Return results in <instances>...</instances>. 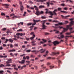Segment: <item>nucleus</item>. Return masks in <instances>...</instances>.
Listing matches in <instances>:
<instances>
[{
  "instance_id": "13d9d810",
  "label": "nucleus",
  "mask_w": 74,
  "mask_h": 74,
  "mask_svg": "<svg viewBox=\"0 0 74 74\" xmlns=\"http://www.w3.org/2000/svg\"><path fill=\"white\" fill-rule=\"evenodd\" d=\"M42 41H43L44 42H46L47 40L45 39H42Z\"/></svg>"
},
{
  "instance_id": "a211bd4d",
  "label": "nucleus",
  "mask_w": 74,
  "mask_h": 74,
  "mask_svg": "<svg viewBox=\"0 0 74 74\" xmlns=\"http://www.w3.org/2000/svg\"><path fill=\"white\" fill-rule=\"evenodd\" d=\"M73 37V36H66L65 37V38L66 39V40H67L68 38H69V37Z\"/></svg>"
},
{
  "instance_id": "5fc2aeb1",
  "label": "nucleus",
  "mask_w": 74,
  "mask_h": 74,
  "mask_svg": "<svg viewBox=\"0 0 74 74\" xmlns=\"http://www.w3.org/2000/svg\"><path fill=\"white\" fill-rule=\"evenodd\" d=\"M50 64H51L50 62H48L47 63V65H50Z\"/></svg>"
},
{
  "instance_id": "f704fd0d",
  "label": "nucleus",
  "mask_w": 74,
  "mask_h": 74,
  "mask_svg": "<svg viewBox=\"0 0 74 74\" xmlns=\"http://www.w3.org/2000/svg\"><path fill=\"white\" fill-rule=\"evenodd\" d=\"M1 15L5 16V14L4 13H1Z\"/></svg>"
},
{
  "instance_id": "423d86ee",
  "label": "nucleus",
  "mask_w": 74,
  "mask_h": 74,
  "mask_svg": "<svg viewBox=\"0 0 74 74\" xmlns=\"http://www.w3.org/2000/svg\"><path fill=\"white\" fill-rule=\"evenodd\" d=\"M55 1H52L51 2V3H50L49 2H48L47 3V7H49V5H52L54 4L53 3H55Z\"/></svg>"
},
{
  "instance_id": "2eb2a0df",
  "label": "nucleus",
  "mask_w": 74,
  "mask_h": 74,
  "mask_svg": "<svg viewBox=\"0 0 74 74\" xmlns=\"http://www.w3.org/2000/svg\"><path fill=\"white\" fill-rule=\"evenodd\" d=\"M64 23H59L58 24H56L55 25V26H59V25H63V24H64Z\"/></svg>"
},
{
  "instance_id": "de8ad7c7",
  "label": "nucleus",
  "mask_w": 74,
  "mask_h": 74,
  "mask_svg": "<svg viewBox=\"0 0 74 74\" xmlns=\"http://www.w3.org/2000/svg\"><path fill=\"white\" fill-rule=\"evenodd\" d=\"M22 47L23 48H26V46L25 45H23L22 46Z\"/></svg>"
},
{
  "instance_id": "69168bd1",
  "label": "nucleus",
  "mask_w": 74,
  "mask_h": 74,
  "mask_svg": "<svg viewBox=\"0 0 74 74\" xmlns=\"http://www.w3.org/2000/svg\"><path fill=\"white\" fill-rule=\"evenodd\" d=\"M34 67L35 68L36 70H37V67L36 66H35Z\"/></svg>"
},
{
  "instance_id": "864d4df0",
  "label": "nucleus",
  "mask_w": 74,
  "mask_h": 74,
  "mask_svg": "<svg viewBox=\"0 0 74 74\" xmlns=\"http://www.w3.org/2000/svg\"><path fill=\"white\" fill-rule=\"evenodd\" d=\"M14 69L15 70H18V69L16 67L14 68Z\"/></svg>"
},
{
  "instance_id": "aec40b11",
  "label": "nucleus",
  "mask_w": 74,
  "mask_h": 74,
  "mask_svg": "<svg viewBox=\"0 0 74 74\" xmlns=\"http://www.w3.org/2000/svg\"><path fill=\"white\" fill-rule=\"evenodd\" d=\"M31 35H32L34 37H36V36H35V35L34 34V32H31L30 33Z\"/></svg>"
},
{
  "instance_id": "bf43d9fd",
  "label": "nucleus",
  "mask_w": 74,
  "mask_h": 74,
  "mask_svg": "<svg viewBox=\"0 0 74 74\" xmlns=\"http://www.w3.org/2000/svg\"><path fill=\"white\" fill-rule=\"evenodd\" d=\"M26 59V57H25V56H24L23 57V59H24V60H25Z\"/></svg>"
},
{
  "instance_id": "5701e85b",
  "label": "nucleus",
  "mask_w": 74,
  "mask_h": 74,
  "mask_svg": "<svg viewBox=\"0 0 74 74\" xmlns=\"http://www.w3.org/2000/svg\"><path fill=\"white\" fill-rule=\"evenodd\" d=\"M24 8L23 7V6H20V9L21 11H23V10Z\"/></svg>"
},
{
  "instance_id": "0eeeda50",
  "label": "nucleus",
  "mask_w": 74,
  "mask_h": 74,
  "mask_svg": "<svg viewBox=\"0 0 74 74\" xmlns=\"http://www.w3.org/2000/svg\"><path fill=\"white\" fill-rule=\"evenodd\" d=\"M42 29H45V27H46V26L45 25V21H42Z\"/></svg>"
},
{
  "instance_id": "dca6fc26",
  "label": "nucleus",
  "mask_w": 74,
  "mask_h": 74,
  "mask_svg": "<svg viewBox=\"0 0 74 74\" xmlns=\"http://www.w3.org/2000/svg\"><path fill=\"white\" fill-rule=\"evenodd\" d=\"M48 45L50 46V47H51V45H52V42H51V40H49L48 41Z\"/></svg>"
},
{
  "instance_id": "4c0bfd02",
  "label": "nucleus",
  "mask_w": 74,
  "mask_h": 74,
  "mask_svg": "<svg viewBox=\"0 0 74 74\" xmlns=\"http://www.w3.org/2000/svg\"><path fill=\"white\" fill-rule=\"evenodd\" d=\"M56 28H59V29H62V28L63 29V28H63V27H62L59 26V27H57Z\"/></svg>"
},
{
  "instance_id": "6e6d98bb",
  "label": "nucleus",
  "mask_w": 74,
  "mask_h": 74,
  "mask_svg": "<svg viewBox=\"0 0 74 74\" xmlns=\"http://www.w3.org/2000/svg\"><path fill=\"white\" fill-rule=\"evenodd\" d=\"M5 37H2L1 38V39H2V40H5Z\"/></svg>"
},
{
  "instance_id": "72a5a7b5",
  "label": "nucleus",
  "mask_w": 74,
  "mask_h": 74,
  "mask_svg": "<svg viewBox=\"0 0 74 74\" xmlns=\"http://www.w3.org/2000/svg\"><path fill=\"white\" fill-rule=\"evenodd\" d=\"M26 59H27V60H29V59H30V57H29V56H26Z\"/></svg>"
},
{
  "instance_id": "412c9836",
  "label": "nucleus",
  "mask_w": 74,
  "mask_h": 74,
  "mask_svg": "<svg viewBox=\"0 0 74 74\" xmlns=\"http://www.w3.org/2000/svg\"><path fill=\"white\" fill-rule=\"evenodd\" d=\"M34 38H35V37L33 36L32 37H31L30 38V39H31V41H33V40H34Z\"/></svg>"
},
{
  "instance_id": "79ce46f5",
  "label": "nucleus",
  "mask_w": 74,
  "mask_h": 74,
  "mask_svg": "<svg viewBox=\"0 0 74 74\" xmlns=\"http://www.w3.org/2000/svg\"><path fill=\"white\" fill-rule=\"evenodd\" d=\"M68 9V8H64V10H67Z\"/></svg>"
},
{
  "instance_id": "09e8293b",
  "label": "nucleus",
  "mask_w": 74,
  "mask_h": 74,
  "mask_svg": "<svg viewBox=\"0 0 74 74\" xmlns=\"http://www.w3.org/2000/svg\"><path fill=\"white\" fill-rule=\"evenodd\" d=\"M26 63H28L29 64H30V61H26Z\"/></svg>"
},
{
  "instance_id": "58836bf2",
  "label": "nucleus",
  "mask_w": 74,
  "mask_h": 74,
  "mask_svg": "<svg viewBox=\"0 0 74 74\" xmlns=\"http://www.w3.org/2000/svg\"><path fill=\"white\" fill-rule=\"evenodd\" d=\"M22 31V29H19V30H17V32H21Z\"/></svg>"
},
{
  "instance_id": "052dcab7",
  "label": "nucleus",
  "mask_w": 74,
  "mask_h": 74,
  "mask_svg": "<svg viewBox=\"0 0 74 74\" xmlns=\"http://www.w3.org/2000/svg\"><path fill=\"white\" fill-rule=\"evenodd\" d=\"M10 48H12V47H13V45H12L11 44L10 45Z\"/></svg>"
},
{
  "instance_id": "f3484780",
  "label": "nucleus",
  "mask_w": 74,
  "mask_h": 74,
  "mask_svg": "<svg viewBox=\"0 0 74 74\" xmlns=\"http://www.w3.org/2000/svg\"><path fill=\"white\" fill-rule=\"evenodd\" d=\"M33 21L34 23H33L32 25H35L36 24V22H37V20H35L34 19H33Z\"/></svg>"
},
{
  "instance_id": "e2e57ef3",
  "label": "nucleus",
  "mask_w": 74,
  "mask_h": 74,
  "mask_svg": "<svg viewBox=\"0 0 74 74\" xmlns=\"http://www.w3.org/2000/svg\"><path fill=\"white\" fill-rule=\"evenodd\" d=\"M58 62L59 64H60L61 63V61L60 60L58 61Z\"/></svg>"
},
{
  "instance_id": "a18cd8bd",
  "label": "nucleus",
  "mask_w": 74,
  "mask_h": 74,
  "mask_svg": "<svg viewBox=\"0 0 74 74\" xmlns=\"http://www.w3.org/2000/svg\"><path fill=\"white\" fill-rule=\"evenodd\" d=\"M6 33H7V34H8L9 33H11V32H10L9 31H7V32H6Z\"/></svg>"
},
{
  "instance_id": "393cba45",
  "label": "nucleus",
  "mask_w": 74,
  "mask_h": 74,
  "mask_svg": "<svg viewBox=\"0 0 74 74\" xmlns=\"http://www.w3.org/2000/svg\"><path fill=\"white\" fill-rule=\"evenodd\" d=\"M54 68V66H50V69H53Z\"/></svg>"
},
{
  "instance_id": "338daca9",
  "label": "nucleus",
  "mask_w": 74,
  "mask_h": 74,
  "mask_svg": "<svg viewBox=\"0 0 74 74\" xmlns=\"http://www.w3.org/2000/svg\"><path fill=\"white\" fill-rule=\"evenodd\" d=\"M26 40H29V38H26Z\"/></svg>"
},
{
  "instance_id": "2f4dec72",
  "label": "nucleus",
  "mask_w": 74,
  "mask_h": 74,
  "mask_svg": "<svg viewBox=\"0 0 74 74\" xmlns=\"http://www.w3.org/2000/svg\"><path fill=\"white\" fill-rule=\"evenodd\" d=\"M33 27H34V26L33 25H32V26H31L30 27V28L31 29L30 30H32V29H33Z\"/></svg>"
},
{
  "instance_id": "b1692460",
  "label": "nucleus",
  "mask_w": 74,
  "mask_h": 74,
  "mask_svg": "<svg viewBox=\"0 0 74 74\" xmlns=\"http://www.w3.org/2000/svg\"><path fill=\"white\" fill-rule=\"evenodd\" d=\"M20 24H21V25H23V22H21L20 23H18V25H20Z\"/></svg>"
},
{
  "instance_id": "0e129e2a",
  "label": "nucleus",
  "mask_w": 74,
  "mask_h": 74,
  "mask_svg": "<svg viewBox=\"0 0 74 74\" xmlns=\"http://www.w3.org/2000/svg\"><path fill=\"white\" fill-rule=\"evenodd\" d=\"M3 58H7V56H3Z\"/></svg>"
},
{
  "instance_id": "6ab92c4d",
  "label": "nucleus",
  "mask_w": 74,
  "mask_h": 74,
  "mask_svg": "<svg viewBox=\"0 0 74 74\" xmlns=\"http://www.w3.org/2000/svg\"><path fill=\"white\" fill-rule=\"evenodd\" d=\"M8 41L10 42H11L12 43L14 42V41L12 39H9Z\"/></svg>"
},
{
  "instance_id": "a19ab883",
  "label": "nucleus",
  "mask_w": 74,
  "mask_h": 74,
  "mask_svg": "<svg viewBox=\"0 0 74 74\" xmlns=\"http://www.w3.org/2000/svg\"><path fill=\"white\" fill-rule=\"evenodd\" d=\"M31 57L32 58H34L35 57V56L34 55H31Z\"/></svg>"
},
{
  "instance_id": "3c124183",
  "label": "nucleus",
  "mask_w": 74,
  "mask_h": 74,
  "mask_svg": "<svg viewBox=\"0 0 74 74\" xmlns=\"http://www.w3.org/2000/svg\"><path fill=\"white\" fill-rule=\"evenodd\" d=\"M6 30V28H3L2 29V30L3 31H5V30Z\"/></svg>"
},
{
  "instance_id": "7ed1b4c3",
  "label": "nucleus",
  "mask_w": 74,
  "mask_h": 74,
  "mask_svg": "<svg viewBox=\"0 0 74 74\" xmlns=\"http://www.w3.org/2000/svg\"><path fill=\"white\" fill-rule=\"evenodd\" d=\"M63 29H64V30L60 34V37H58V38H59V39H61V38H63L64 37V35H62L63 33H64L66 31H67V30H68V28H63Z\"/></svg>"
},
{
  "instance_id": "ea45409f",
  "label": "nucleus",
  "mask_w": 74,
  "mask_h": 74,
  "mask_svg": "<svg viewBox=\"0 0 74 74\" xmlns=\"http://www.w3.org/2000/svg\"><path fill=\"white\" fill-rule=\"evenodd\" d=\"M8 60L9 62H11V61H12V60L11 59H8Z\"/></svg>"
},
{
  "instance_id": "7c9ffc66",
  "label": "nucleus",
  "mask_w": 74,
  "mask_h": 74,
  "mask_svg": "<svg viewBox=\"0 0 74 74\" xmlns=\"http://www.w3.org/2000/svg\"><path fill=\"white\" fill-rule=\"evenodd\" d=\"M28 26H30L32 25H33V23H29L27 24Z\"/></svg>"
},
{
  "instance_id": "1a4fd4ad",
  "label": "nucleus",
  "mask_w": 74,
  "mask_h": 74,
  "mask_svg": "<svg viewBox=\"0 0 74 74\" xmlns=\"http://www.w3.org/2000/svg\"><path fill=\"white\" fill-rule=\"evenodd\" d=\"M10 16H13V17H12V18L13 19H14V18H18V17L16 16H15V15H14V14H10Z\"/></svg>"
},
{
  "instance_id": "c9c22d12",
  "label": "nucleus",
  "mask_w": 74,
  "mask_h": 74,
  "mask_svg": "<svg viewBox=\"0 0 74 74\" xmlns=\"http://www.w3.org/2000/svg\"><path fill=\"white\" fill-rule=\"evenodd\" d=\"M12 67H16V65H15L14 64H12Z\"/></svg>"
},
{
  "instance_id": "c03bdc74",
  "label": "nucleus",
  "mask_w": 74,
  "mask_h": 74,
  "mask_svg": "<svg viewBox=\"0 0 74 74\" xmlns=\"http://www.w3.org/2000/svg\"><path fill=\"white\" fill-rule=\"evenodd\" d=\"M5 43H7V41H8V39H5Z\"/></svg>"
},
{
  "instance_id": "f8f14e48",
  "label": "nucleus",
  "mask_w": 74,
  "mask_h": 74,
  "mask_svg": "<svg viewBox=\"0 0 74 74\" xmlns=\"http://www.w3.org/2000/svg\"><path fill=\"white\" fill-rule=\"evenodd\" d=\"M25 62V60H22L21 61H19V63L20 64H24Z\"/></svg>"
},
{
  "instance_id": "bb28decb",
  "label": "nucleus",
  "mask_w": 74,
  "mask_h": 74,
  "mask_svg": "<svg viewBox=\"0 0 74 74\" xmlns=\"http://www.w3.org/2000/svg\"><path fill=\"white\" fill-rule=\"evenodd\" d=\"M5 66L6 67V66H8V67H10V66H11V65L10 64H8L5 65Z\"/></svg>"
},
{
  "instance_id": "4be33fe9",
  "label": "nucleus",
  "mask_w": 74,
  "mask_h": 74,
  "mask_svg": "<svg viewBox=\"0 0 74 74\" xmlns=\"http://www.w3.org/2000/svg\"><path fill=\"white\" fill-rule=\"evenodd\" d=\"M5 5L6 6L5 8H9L8 7H9V5H8L7 4H5Z\"/></svg>"
},
{
  "instance_id": "473e14b6",
  "label": "nucleus",
  "mask_w": 74,
  "mask_h": 74,
  "mask_svg": "<svg viewBox=\"0 0 74 74\" xmlns=\"http://www.w3.org/2000/svg\"><path fill=\"white\" fill-rule=\"evenodd\" d=\"M26 52H28V53L30 52H31V50L30 49L26 51Z\"/></svg>"
},
{
  "instance_id": "a878e982",
  "label": "nucleus",
  "mask_w": 74,
  "mask_h": 74,
  "mask_svg": "<svg viewBox=\"0 0 74 74\" xmlns=\"http://www.w3.org/2000/svg\"><path fill=\"white\" fill-rule=\"evenodd\" d=\"M63 12V13H65V14H67L68 12L66 11H61L60 12Z\"/></svg>"
},
{
  "instance_id": "20e7f679",
  "label": "nucleus",
  "mask_w": 74,
  "mask_h": 74,
  "mask_svg": "<svg viewBox=\"0 0 74 74\" xmlns=\"http://www.w3.org/2000/svg\"><path fill=\"white\" fill-rule=\"evenodd\" d=\"M24 35H25V33H23V34L22 33H17L16 34V36H17V38H20L19 36L22 37V36H24Z\"/></svg>"
},
{
  "instance_id": "39448f33",
  "label": "nucleus",
  "mask_w": 74,
  "mask_h": 74,
  "mask_svg": "<svg viewBox=\"0 0 74 74\" xmlns=\"http://www.w3.org/2000/svg\"><path fill=\"white\" fill-rule=\"evenodd\" d=\"M35 14L37 16H39V15H40V14H44V12L43 11L40 12L39 11H37Z\"/></svg>"
},
{
  "instance_id": "774afa93",
  "label": "nucleus",
  "mask_w": 74,
  "mask_h": 74,
  "mask_svg": "<svg viewBox=\"0 0 74 74\" xmlns=\"http://www.w3.org/2000/svg\"><path fill=\"white\" fill-rule=\"evenodd\" d=\"M14 55H15V56H17V55H18V53H14Z\"/></svg>"
},
{
  "instance_id": "8fccbe9b",
  "label": "nucleus",
  "mask_w": 74,
  "mask_h": 74,
  "mask_svg": "<svg viewBox=\"0 0 74 74\" xmlns=\"http://www.w3.org/2000/svg\"><path fill=\"white\" fill-rule=\"evenodd\" d=\"M26 12H24V14H23V16H25L26 15Z\"/></svg>"
},
{
  "instance_id": "37998d69",
  "label": "nucleus",
  "mask_w": 74,
  "mask_h": 74,
  "mask_svg": "<svg viewBox=\"0 0 74 74\" xmlns=\"http://www.w3.org/2000/svg\"><path fill=\"white\" fill-rule=\"evenodd\" d=\"M41 18L42 19H45L46 18V17L43 16H41Z\"/></svg>"
},
{
  "instance_id": "ddd939ff",
  "label": "nucleus",
  "mask_w": 74,
  "mask_h": 74,
  "mask_svg": "<svg viewBox=\"0 0 74 74\" xmlns=\"http://www.w3.org/2000/svg\"><path fill=\"white\" fill-rule=\"evenodd\" d=\"M45 51V49H41L39 51L41 53H44Z\"/></svg>"
},
{
  "instance_id": "6e6552de",
  "label": "nucleus",
  "mask_w": 74,
  "mask_h": 74,
  "mask_svg": "<svg viewBox=\"0 0 74 74\" xmlns=\"http://www.w3.org/2000/svg\"><path fill=\"white\" fill-rule=\"evenodd\" d=\"M59 52L56 53L52 52V53L50 54V55H51V56H53V55H59Z\"/></svg>"
},
{
  "instance_id": "4468645a",
  "label": "nucleus",
  "mask_w": 74,
  "mask_h": 74,
  "mask_svg": "<svg viewBox=\"0 0 74 74\" xmlns=\"http://www.w3.org/2000/svg\"><path fill=\"white\" fill-rule=\"evenodd\" d=\"M61 17L62 18L64 19V18H67V17H69V16H70L68 15V16H64L63 15H61Z\"/></svg>"
},
{
  "instance_id": "9d476101",
  "label": "nucleus",
  "mask_w": 74,
  "mask_h": 74,
  "mask_svg": "<svg viewBox=\"0 0 74 74\" xmlns=\"http://www.w3.org/2000/svg\"><path fill=\"white\" fill-rule=\"evenodd\" d=\"M53 42V44L54 45V46H56V45L59 44V42H58V41H55L54 42Z\"/></svg>"
},
{
  "instance_id": "4d7b16f0",
  "label": "nucleus",
  "mask_w": 74,
  "mask_h": 74,
  "mask_svg": "<svg viewBox=\"0 0 74 74\" xmlns=\"http://www.w3.org/2000/svg\"><path fill=\"white\" fill-rule=\"evenodd\" d=\"M3 47H6L7 46V45H5V44H3Z\"/></svg>"
},
{
  "instance_id": "f03ea898",
  "label": "nucleus",
  "mask_w": 74,
  "mask_h": 74,
  "mask_svg": "<svg viewBox=\"0 0 74 74\" xmlns=\"http://www.w3.org/2000/svg\"><path fill=\"white\" fill-rule=\"evenodd\" d=\"M62 10V8H58L57 9H55L54 11L53 12H48V10L47 9V14H48V13H49L50 15H57V13H56V12L58 11H61Z\"/></svg>"
},
{
  "instance_id": "f257e3e1",
  "label": "nucleus",
  "mask_w": 74,
  "mask_h": 74,
  "mask_svg": "<svg viewBox=\"0 0 74 74\" xmlns=\"http://www.w3.org/2000/svg\"><path fill=\"white\" fill-rule=\"evenodd\" d=\"M73 18L70 19V20L71 21L70 22V24L68 25L66 27V28L68 29H69L70 30V32H71L70 33H67L66 34L70 35L71 34L73 33H74V31L72 32V30H73V28H70V27L71 26L73 25H74V21H73Z\"/></svg>"
},
{
  "instance_id": "c85d7f7f",
  "label": "nucleus",
  "mask_w": 74,
  "mask_h": 74,
  "mask_svg": "<svg viewBox=\"0 0 74 74\" xmlns=\"http://www.w3.org/2000/svg\"><path fill=\"white\" fill-rule=\"evenodd\" d=\"M44 42H39V43H38V44L39 45H41V44H44Z\"/></svg>"
},
{
  "instance_id": "c756f323",
  "label": "nucleus",
  "mask_w": 74,
  "mask_h": 74,
  "mask_svg": "<svg viewBox=\"0 0 74 74\" xmlns=\"http://www.w3.org/2000/svg\"><path fill=\"white\" fill-rule=\"evenodd\" d=\"M19 4L20 6H23L22 5V2H21V1L19 2Z\"/></svg>"
},
{
  "instance_id": "49530a36",
  "label": "nucleus",
  "mask_w": 74,
  "mask_h": 74,
  "mask_svg": "<svg viewBox=\"0 0 74 74\" xmlns=\"http://www.w3.org/2000/svg\"><path fill=\"white\" fill-rule=\"evenodd\" d=\"M3 71H0V73L1 74H3Z\"/></svg>"
},
{
  "instance_id": "603ef678",
  "label": "nucleus",
  "mask_w": 74,
  "mask_h": 74,
  "mask_svg": "<svg viewBox=\"0 0 74 74\" xmlns=\"http://www.w3.org/2000/svg\"><path fill=\"white\" fill-rule=\"evenodd\" d=\"M68 22L67 21H65L64 24H66V23H68Z\"/></svg>"
},
{
  "instance_id": "9b49d317",
  "label": "nucleus",
  "mask_w": 74,
  "mask_h": 74,
  "mask_svg": "<svg viewBox=\"0 0 74 74\" xmlns=\"http://www.w3.org/2000/svg\"><path fill=\"white\" fill-rule=\"evenodd\" d=\"M47 0H35L36 2H44Z\"/></svg>"
},
{
  "instance_id": "cd10ccee",
  "label": "nucleus",
  "mask_w": 74,
  "mask_h": 74,
  "mask_svg": "<svg viewBox=\"0 0 74 74\" xmlns=\"http://www.w3.org/2000/svg\"><path fill=\"white\" fill-rule=\"evenodd\" d=\"M39 7L40 8H44V6L42 5H40Z\"/></svg>"
},
{
  "instance_id": "e433bc0d",
  "label": "nucleus",
  "mask_w": 74,
  "mask_h": 74,
  "mask_svg": "<svg viewBox=\"0 0 74 74\" xmlns=\"http://www.w3.org/2000/svg\"><path fill=\"white\" fill-rule=\"evenodd\" d=\"M0 66V67H4L5 66L3 64H1Z\"/></svg>"
},
{
  "instance_id": "680f3d73",
  "label": "nucleus",
  "mask_w": 74,
  "mask_h": 74,
  "mask_svg": "<svg viewBox=\"0 0 74 74\" xmlns=\"http://www.w3.org/2000/svg\"><path fill=\"white\" fill-rule=\"evenodd\" d=\"M53 22H58V21H52Z\"/></svg>"
}]
</instances>
